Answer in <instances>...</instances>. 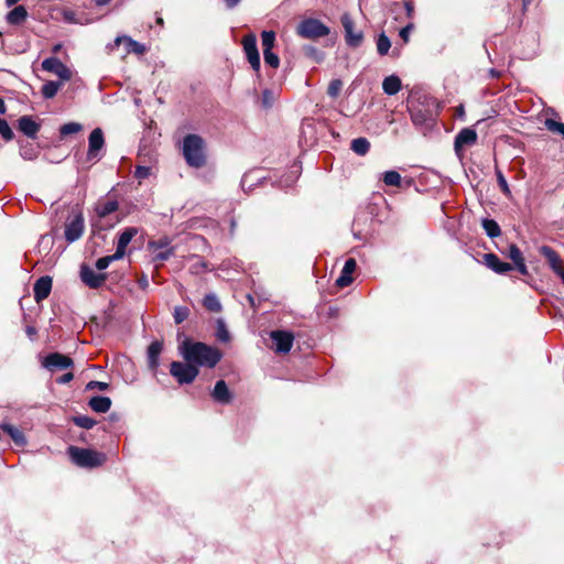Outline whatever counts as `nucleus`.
Returning <instances> with one entry per match:
<instances>
[{
  "label": "nucleus",
  "mask_w": 564,
  "mask_h": 564,
  "mask_svg": "<svg viewBox=\"0 0 564 564\" xmlns=\"http://www.w3.org/2000/svg\"><path fill=\"white\" fill-rule=\"evenodd\" d=\"M180 354L185 361L193 364L195 367L214 368L223 358L218 348L189 339H185L181 344Z\"/></svg>",
  "instance_id": "nucleus-1"
},
{
  "label": "nucleus",
  "mask_w": 564,
  "mask_h": 564,
  "mask_svg": "<svg viewBox=\"0 0 564 564\" xmlns=\"http://www.w3.org/2000/svg\"><path fill=\"white\" fill-rule=\"evenodd\" d=\"M205 143L197 134H188L183 141V155L188 165L200 167L205 164Z\"/></svg>",
  "instance_id": "nucleus-2"
},
{
  "label": "nucleus",
  "mask_w": 564,
  "mask_h": 564,
  "mask_svg": "<svg viewBox=\"0 0 564 564\" xmlns=\"http://www.w3.org/2000/svg\"><path fill=\"white\" fill-rule=\"evenodd\" d=\"M68 454L70 459L80 467H98L106 460V456L102 453L76 446H69Z\"/></svg>",
  "instance_id": "nucleus-3"
},
{
  "label": "nucleus",
  "mask_w": 564,
  "mask_h": 564,
  "mask_svg": "<svg viewBox=\"0 0 564 564\" xmlns=\"http://www.w3.org/2000/svg\"><path fill=\"white\" fill-rule=\"evenodd\" d=\"M171 375L180 384L192 383L199 373L197 367L189 362L173 361L170 366Z\"/></svg>",
  "instance_id": "nucleus-4"
},
{
  "label": "nucleus",
  "mask_w": 564,
  "mask_h": 564,
  "mask_svg": "<svg viewBox=\"0 0 564 564\" xmlns=\"http://www.w3.org/2000/svg\"><path fill=\"white\" fill-rule=\"evenodd\" d=\"M297 34L304 39H318L329 34V29L316 19H306L297 25Z\"/></svg>",
  "instance_id": "nucleus-5"
},
{
  "label": "nucleus",
  "mask_w": 564,
  "mask_h": 564,
  "mask_svg": "<svg viewBox=\"0 0 564 564\" xmlns=\"http://www.w3.org/2000/svg\"><path fill=\"white\" fill-rule=\"evenodd\" d=\"M105 145L104 133L100 128L94 129L88 138V152L87 160L88 161H99L101 159V150Z\"/></svg>",
  "instance_id": "nucleus-6"
},
{
  "label": "nucleus",
  "mask_w": 564,
  "mask_h": 564,
  "mask_svg": "<svg viewBox=\"0 0 564 564\" xmlns=\"http://www.w3.org/2000/svg\"><path fill=\"white\" fill-rule=\"evenodd\" d=\"M242 46L245 54L247 56L248 62L250 63L252 69L256 72L260 70V55L257 47V37L254 34H247L242 39Z\"/></svg>",
  "instance_id": "nucleus-7"
},
{
  "label": "nucleus",
  "mask_w": 564,
  "mask_h": 564,
  "mask_svg": "<svg viewBox=\"0 0 564 564\" xmlns=\"http://www.w3.org/2000/svg\"><path fill=\"white\" fill-rule=\"evenodd\" d=\"M270 337L274 344V350L280 354H286L291 350L294 341L292 333L286 330H272Z\"/></svg>",
  "instance_id": "nucleus-8"
},
{
  "label": "nucleus",
  "mask_w": 564,
  "mask_h": 564,
  "mask_svg": "<svg viewBox=\"0 0 564 564\" xmlns=\"http://www.w3.org/2000/svg\"><path fill=\"white\" fill-rule=\"evenodd\" d=\"M477 141V132L471 128H464L455 137L454 150L458 158L463 156L464 147H470Z\"/></svg>",
  "instance_id": "nucleus-9"
},
{
  "label": "nucleus",
  "mask_w": 564,
  "mask_h": 564,
  "mask_svg": "<svg viewBox=\"0 0 564 564\" xmlns=\"http://www.w3.org/2000/svg\"><path fill=\"white\" fill-rule=\"evenodd\" d=\"M42 68L46 72L53 73L58 76L62 80H69L72 72L56 57L45 58L42 62Z\"/></svg>",
  "instance_id": "nucleus-10"
},
{
  "label": "nucleus",
  "mask_w": 564,
  "mask_h": 564,
  "mask_svg": "<svg viewBox=\"0 0 564 564\" xmlns=\"http://www.w3.org/2000/svg\"><path fill=\"white\" fill-rule=\"evenodd\" d=\"M341 24L345 30L346 42L349 46L357 47L362 42V33L354 30V21L348 13L341 15Z\"/></svg>",
  "instance_id": "nucleus-11"
},
{
  "label": "nucleus",
  "mask_w": 564,
  "mask_h": 564,
  "mask_svg": "<svg viewBox=\"0 0 564 564\" xmlns=\"http://www.w3.org/2000/svg\"><path fill=\"white\" fill-rule=\"evenodd\" d=\"M84 232V217L82 214L74 216L65 226V238L68 242L78 240Z\"/></svg>",
  "instance_id": "nucleus-12"
},
{
  "label": "nucleus",
  "mask_w": 564,
  "mask_h": 564,
  "mask_svg": "<svg viewBox=\"0 0 564 564\" xmlns=\"http://www.w3.org/2000/svg\"><path fill=\"white\" fill-rule=\"evenodd\" d=\"M43 366L51 371L62 370V369H67V368L72 367L73 360L65 355L54 352V354H50L45 358Z\"/></svg>",
  "instance_id": "nucleus-13"
},
{
  "label": "nucleus",
  "mask_w": 564,
  "mask_h": 564,
  "mask_svg": "<svg viewBox=\"0 0 564 564\" xmlns=\"http://www.w3.org/2000/svg\"><path fill=\"white\" fill-rule=\"evenodd\" d=\"M80 278L85 284L94 289L100 286L106 280L105 274L97 273L94 269L87 265L82 267Z\"/></svg>",
  "instance_id": "nucleus-14"
},
{
  "label": "nucleus",
  "mask_w": 564,
  "mask_h": 564,
  "mask_svg": "<svg viewBox=\"0 0 564 564\" xmlns=\"http://www.w3.org/2000/svg\"><path fill=\"white\" fill-rule=\"evenodd\" d=\"M357 267L356 260L349 258L346 260L344 268L341 269L340 275L336 280V285L339 288H345L351 284L354 278L352 273L355 272Z\"/></svg>",
  "instance_id": "nucleus-15"
},
{
  "label": "nucleus",
  "mask_w": 564,
  "mask_h": 564,
  "mask_svg": "<svg viewBox=\"0 0 564 564\" xmlns=\"http://www.w3.org/2000/svg\"><path fill=\"white\" fill-rule=\"evenodd\" d=\"M61 17L64 22L70 24L85 25L93 22V19L88 18L84 11L77 12L66 8L61 10Z\"/></svg>",
  "instance_id": "nucleus-16"
},
{
  "label": "nucleus",
  "mask_w": 564,
  "mask_h": 564,
  "mask_svg": "<svg viewBox=\"0 0 564 564\" xmlns=\"http://www.w3.org/2000/svg\"><path fill=\"white\" fill-rule=\"evenodd\" d=\"M51 290L52 279L50 276L40 278L33 286L35 301L40 303L41 301L45 300L50 295Z\"/></svg>",
  "instance_id": "nucleus-17"
},
{
  "label": "nucleus",
  "mask_w": 564,
  "mask_h": 564,
  "mask_svg": "<svg viewBox=\"0 0 564 564\" xmlns=\"http://www.w3.org/2000/svg\"><path fill=\"white\" fill-rule=\"evenodd\" d=\"M138 234V229L134 227L126 228L119 236L116 249V258H122L126 253V248Z\"/></svg>",
  "instance_id": "nucleus-18"
},
{
  "label": "nucleus",
  "mask_w": 564,
  "mask_h": 564,
  "mask_svg": "<svg viewBox=\"0 0 564 564\" xmlns=\"http://www.w3.org/2000/svg\"><path fill=\"white\" fill-rule=\"evenodd\" d=\"M149 248L153 252V259L158 262H163L173 254V250L167 248V242L152 241L149 243Z\"/></svg>",
  "instance_id": "nucleus-19"
},
{
  "label": "nucleus",
  "mask_w": 564,
  "mask_h": 564,
  "mask_svg": "<svg viewBox=\"0 0 564 564\" xmlns=\"http://www.w3.org/2000/svg\"><path fill=\"white\" fill-rule=\"evenodd\" d=\"M411 120L417 128H431L433 124V118L430 112L421 108L411 110Z\"/></svg>",
  "instance_id": "nucleus-20"
},
{
  "label": "nucleus",
  "mask_w": 564,
  "mask_h": 564,
  "mask_svg": "<svg viewBox=\"0 0 564 564\" xmlns=\"http://www.w3.org/2000/svg\"><path fill=\"white\" fill-rule=\"evenodd\" d=\"M485 264L497 273H506L512 269L508 262H502L496 254L486 253L484 256Z\"/></svg>",
  "instance_id": "nucleus-21"
},
{
  "label": "nucleus",
  "mask_w": 564,
  "mask_h": 564,
  "mask_svg": "<svg viewBox=\"0 0 564 564\" xmlns=\"http://www.w3.org/2000/svg\"><path fill=\"white\" fill-rule=\"evenodd\" d=\"M212 397L215 401L228 404L231 401V393L224 380H219L216 382L215 388L213 390Z\"/></svg>",
  "instance_id": "nucleus-22"
},
{
  "label": "nucleus",
  "mask_w": 564,
  "mask_h": 564,
  "mask_svg": "<svg viewBox=\"0 0 564 564\" xmlns=\"http://www.w3.org/2000/svg\"><path fill=\"white\" fill-rule=\"evenodd\" d=\"M540 253L547 260L551 269L556 273L563 268L562 260L558 254L549 246H542L539 249Z\"/></svg>",
  "instance_id": "nucleus-23"
},
{
  "label": "nucleus",
  "mask_w": 564,
  "mask_h": 564,
  "mask_svg": "<svg viewBox=\"0 0 564 564\" xmlns=\"http://www.w3.org/2000/svg\"><path fill=\"white\" fill-rule=\"evenodd\" d=\"M19 129L29 138H35L40 130V124L35 122L31 117L23 116L19 119Z\"/></svg>",
  "instance_id": "nucleus-24"
},
{
  "label": "nucleus",
  "mask_w": 564,
  "mask_h": 564,
  "mask_svg": "<svg viewBox=\"0 0 564 564\" xmlns=\"http://www.w3.org/2000/svg\"><path fill=\"white\" fill-rule=\"evenodd\" d=\"M162 349L163 345L161 341H153L148 348V364L152 370H155L160 365L159 357L162 352Z\"/></svg>",
  "instance_id": "nucleus-25"
},
{
  "label": "nucleus",
  "mask_w": 564,
  "mask_h": 564,
  "mask_svg": "<svg viewBox=\"0 0 564 564\" xmlns=\"http://www.w3.org/2000/svg\"><path fill=\"white\" fill-rule=\"evenodd\" d=\"M28 18V11L23 6H18L13 8L8 14H7V21L9 24L12 25H20L22 24Z\"/></svg>",
  "instance_id": "nucleus-26"
},
{
  "label": "nucleus",
  "mask_w": 564,
  "mask_h": 564,
  "mask_svg": "<svg viewBox=\"0 0 564 564\" xmlns=\"http://www.w3.org/2000/svg\"><path fill=\"white\" fill-rule=\"evenodd\" d=\"M89 406L97 413H106L111 406V400L108 397L97 395L89 400Z\"/></svg>",
  "instance_id": "nucleus-27"
},
{
  "label": "nucleus",
  "mask_w": 564,
  "mask_h": 564,
  "mask_svg": "<svg viewBox=\"0 0 564 564\" xmlns=\"http://www.w3.org/2000/svg\"><path fill=\"white\" fill-rule=\"evenodd\" d=\"M382 89L387 95H395L401 89V80L398 76L391 75L383 79Z\"/></svg>",
  "instance_id": "nucleus-28"
},
{
  "label": "nucleus",
  "mask_w": 564,
  "mask_h": 564,
  "mask_svg": "<svg viewBox=\"0 0 564 564\" xmlns=\"http://www.w3.org/2000/svg\"><path fill=\"white\" fill-rule=\"evenodd\" d=\"M1 429L8 435H10V437L13 440V442L17 445L22 446V445H24L26 443V440H25V436H24L23 432L20 429H18L17 426H13L11 424H2Z\"/></svg>",
  "instance_id": "nucleus-29"
},
{
  "label": "nucleus",
  "mask_w": 564,
  "mask_h": 564,
  "mask_svg": "<svg viewBox=\"0 0 564 564\" xmlns=\"http://www.w3.org/2000/svg\"><path fill=\"white\" fill-rule=\"evenodd\" d=\"M121 41H124L127 43V50L128 52L135 53L138 55H141L145 52V46L134 40H132L129 36H118L116 39V43L120 44Z\"/></svg>",
  "instance_id": "nucleus-30"
},
{
  "label": "nucleus",
  "mask_w": 564,
  "mask_h": 564,
  "mask_svg": "<svg viewBox=\"0 0 564 564\" xmlns=\"http://www.w3.org/2000/svg\"><path fill=\"white\" fill-rule=\"evenodd\" d=\"M118 209V203L113 199H108L98 203L96 213L99 217H106Z\"/></svg>",
  "instance_id": "nucleus-31"
},
{
  "label": "nucleus",
  "mask_w": 564,
  "mask_h": 564,
  "mask_svg": "<svg viewBox=\"0 0 564 564\" xmlns=\"http://www.w3.org/2000/svg\"><path fill=\"white\" fill-rule=\"evenodd\" d=\"M481 225L488 237L496 238L500 236L501 230L496 220L486 218L482 219Z\"/></svg>",
  "instance_id": "nucleus-32"
},
{
  "label": "nucleus",
  "mask_w": 564,
  "mask_h": 564,
  "mask_svg": "<svg viewBox=\"0 0 564 564\" xmlns=\"http://www.w3.org/2000/svg\"><path fill=\"white\" fill-rule=\"evenodd\" d=\"M369 148L370 143L366 138H357L351 141V150L359 155H365Z\"/></svg>",
  "instance_id": "nucleus-33"
},
{
  "label": "nucleus",
  "mask_w": 564,
  "mask_h": 564,
  "mask_svg": "<svg viewBox=\"0 0 564 564\" xmlns=\"http://www.w3.org/2000/svg\"><path fill=\"white\" fill-rule=\"evenodd\" d=\"M62 84L58 82L50 80L45 83L42 87L43 97L46 99L53 98L59 90Z\"/></svg>",
  "instance_id": "nucleus-34"
},
{
  "label": "nucleus",
  "mask_w": 564,
  "mask_h": 564,
  "mask_svg": "<svg viewBox=\"0 0 564 564\" xmlns=\"http://www.w3.org/2000/svg\"><path fill=\"white\" fill-rule=\"evenodd\" d=\"M204 306L210 312H220L221 304L215 294H207L204 297Z\"/></svg>",
  "instance_id": "nucleus-35"
},
{
  "label": "nucleus",
  "mask_w": 564,
  "mask_h": 564,
  "mask_svg": "<svg viewBox=\"0 0 564 564\" xmlns=\"http://www.w3.org/2000/svg\"><path fill=\"white\" fill-rule=\"evenodd\" d=\"M216 337L219 341H223V343H228L230 340V334H229L227 326L223 319L217 321Z\"/></svg>",
  "instance_id": "nucleus-36"
},
{
  "label": "nucleus",
  "mask_w": 564,
  "mask_h": 564,
  "mask_svg": "<svg viewBox=\"0 0 564 564\" xmlns=\"http://www.w3.org/2000/svg\"><path fill=\"white\" fill-rule=\"evenodd\" d=\"M390 47H391V42H390L389 37L384 33H381L377 40L378 53L380 55H386V54H388Z\"/></svg>",
  "instance_id": "nucleus-37"
},
{
  "label": "nucleus",
  "mask_w": 564,
  "mask_h": 564,
  "mask_svg": "<svg viewBox=\"0 0 564 564\" xmlns=\"http://www.w3.org/2000/svg\"><path fill=\"white\" fill-rule=\"evenodd\" d=\"M261 41L263 51H272L275 42V33L273 31H263L261 33Z\"/></svg>",
  "instance_id": "nucleus-38"
},
{
  "label": "nucleus",
  "mask_w": 564,
  "mask_h": 564,
  "mask_svg": "<svg viewBox=\"0 0 564 564\" xmlns=\"http://www.w3.org/2000/svg\"><path fill=\"white\" fill-rule=\"evenodd\" d=\"M383 182L388 186H399L401 184V175L397 171H388L383 174Z\"/></svg>",
  "instance_id": "nucleus-39"
},
{
  "label": "nucleus",
  "mask_w": 564,
  "mask_h": 564,
  "mask_svg": "<svg viewBox=\"0 0 564 564\" xmlns=\"http://www.w3.org/2000/svg\"><path fill=\"white\" fill-rule=\"evenodd\" d=\"M83 129L82 124L80 123H77V122H68V123H65L59 129V133L62 137H65V135H68V134H74V133H77L79 132L80 130Z\"/></svg>",
  "instance_id": "nucleus-40"
},
{
  "label": "nucleus",
  "mask_w": 564,
  "mask_h": 564,
  "mask_svg": "<svg viewBox=\"0 0 564 564\" xmlns=\"http://www.w3.org/2000/svg\"><path fill=\"white\" fill-rule=\"evenodd\" d=\"M544 124L549 131L561 134L564 139V123L563 122H558L553 119H546Z\"/></svg>",
  "instance_id": "nucleus-41"
},
{
  "label": "nucleus",
  "mask_w": 564,
  "mask_h": 564,
  "mask_svg": "<svg viewBox=\"0 0 564 564\" xmlns=\"http://www.w3.org/2000/svg\"><path fill=\"white\" fill-rule=\"evenodd\" d=\"M74 423L79 427L89 430V429L94 427V425L96 424V421L89 416L80 415V416L74 417Z\"/></svg>",
  "instance_id": "nucleus-42"
},
{
  "label": "nucleus",
  "mask_w": 564,
  "mask_h": 564,
  "mask_svg": "<svg viewBox=\"0 0 564 564\" xmlns=\"http://www.w3.org/2000/svg\"><path fill=\"white\" fill-rule=\"evenodd\" d=\"M264 63L273 68H278L280 65V58L272 51L264 50L263 52Z\"/></svg>",
  "instance_id": "nucleus-43"
},
{
  "label": "nucleus",
  "mask_w": 564,
  "mask_h": 564,
  "mask_svg": "<svg viewBox=\"0 0 564 564\" xmlns=\"http://www.w3.org/2000/svg\"><path fill=\"white\" fill-rule=\"evenodd\" d=\"M341 88H343V82H341L340 79H333V80L329 83V85H328L327 94H328L332 98H336V97H338V95L340 94Z\"/></svg>",
  "instance_id": "nucleus-44"
},
{
  "label": "nucleus",
  "mask_w": 564,
  "mask_h": 564,
  "mask_svg": "<svg viewBox=\"0 0 564 564\" xmlns=\"http://www.w3.org/2000/svg\"><path fill=\"white\" fill-rule=\"evenodd\" d=\"M188 314H189V311H188L187 307H185V306H176L174 308V313H173L175 323L176 324H181L182 322H184L188 317Z\"/></svg>",
  "instance_id": "nucleus-45"
},
{
  "label": "nucleus",
  "mask_w": 564,
  "mask_h": 564,
  "mask_svg": "<svg viewBox=\"0 0 564 564\" xmlns=\"http://www.w3.org/2000/svg\"><path fill=\"white\" fill-rule=\"evenodd\" d=\"M0 135L7 141L13 139V132L11 128L9 127L8 122L2 118H0Z\"/></svg>",
  "instance_id": "nucleus-46"
},
{
  "label": "nucleus",
  "mask_w": 564,
  "mask_h": 564,
  "mask_svg": "<svg viewBox=\"0 0 564 564\" xmlns=\"http://www.w3.org/2000/svg\"><path fill=\"white\" fill-rule=\"evenodd\" d=\"M496 174H497L498 185L500 186L502 193L507 196H510L511 191L509 188V185H508L507 180L505 178L502 172L500 170H496Z\"/></svg>",
  "instance_id": "nucleus-47"
},
{
  "label": "nucleus",
  "mask_w": 564,
  "mask_h": 564,
  "mask_svg": "<svg viewBox=\"0 0 564 564\" xmlns=\"http://www.w3.org/2000/svg\"><path fill=\"white\" fill-rule=\"evenodd\" d=\"M119 258H116V252L112 254V256H108V257H102V258H99L96 262V268L98 270H105L109 267V264L113 261V260H118Z\"/></svg>",
  "instance_id": "nucleus-48"
},
{
  "label": "nucleus",
  "mask_w": 564,
  "mask_h": 564,
  "mask_svg": "<svg viewBox=\"0 0 564 564\" xmlns=\"http://www.w3.org/2000/svg\"><path fill=\"white\" fill-rule=\"evenodd\" d=\"M275 100V95L272 90L265 89L262 93V105L265 108H270Z\"/></svg>",
  "instance_id": "nucleus-49"
},
{
  "label": "nucleus",
  "mask_w": 564,
  "mask_h": 564,
  "mask_svg": "<svg viewBox=\"0 0 564 564\" xmlns=\"http://www.w3.org/2000/svg\"><path fill=\"white\" fill-rule=\"evenodd\" d=\"M508 256L513 261V263H516V262L520 261L521 259H523L522 252L520 251V249L516 245H510L509 246Z\"/></svg>",
  "instance_id": "nucleus-50"
},
{
  "label": "nucleus",
  "mask_w": 564,
  "mask_h": 564,
  "mask_svg": "<svg viewBox=\"0 0 564 564\" xmlns=\"http://www.w3.org/2000/svg\"><path fill=\"white\" fill-rule=\"evenodd\" d=\"M108 388H109V384L107 382H101V381H89L86 386L87 390L99 389L101 391H105Z\"/></svg>",
  "instance_id": "nucleus-51"
},
{
  "label": "nucleus",
  "mask_w": 564,
  "mask_h": 564,
  "mask_svg": "<svg viewBox=\"0 0 564 564\" xmlns=\"http://www.w3.org/2000/svg\"><path fill=\"white\" fill-rule=\"evenodd\" d=\"M149 175H150V167H148V166H137L135 172H134V176L138 180L142 181V180L147 178Z\"/></svg>",
  "instance_id": "nucleus-52"
},
{
  "label": "nucleus",
  "mask_w": 564,
  "mask_h": 564,
  "mask_svg": "<svg viewBox=\"0 0 564 564\" xmlns=\"http://www.w3.org/2000/svg\"><path fill=\"white\" fill-rule=\"evenodd\" d=\"M412 28H413V25L409 24V25L404 26L403 29H401V31H400V36L405 43L409 41V35H410Z\"/></svg>",
  "instance_id": "nucleus-53"
},
{
  "label": "nucleus",
  "mask_w": 564,
  "mask_h": 564,
  "mask_svg": "<svg viewBox=\"0 0 564 564\" xmlns=\"http://www.w3.org/2000/svg\"><path fill=\"white\" fill-rule=\"evenodd\" d=\"M514 265L517 267L518 271L521 274H527L528 273V269H527V265L524 263V258L521 259L520 261L516 262Z\"/></svg>",
  "instance_id": "nucleus-54"
},
{
  "label": "nucleus",
  "mask_w": 564,
  "mask_h": 564,
  "mask_svg": "<svg viewBox=\"0 0 564 564\" xmlns=\"http://www.w3.org/2000/svg\"><path fill=\"white\" fill-rule=\"evenodd\" d=\"M21 156L25 160H34L35 153L32 150H24L21 151Z\"/></svg>",
  "instance_id": "nucleus-55"
},
{
  "label": "nucleus",
  "mask_w": 564,
  "mask_h": 564,
  "mask_svg": "<svg viewBox=\"0 0 564 564\" xmlns=\"http://www.w3.org/2000/svg\"><path fill=\"white\" fill-rule=\"evenodd\" d=\"M73 379V373L68 372L66 375H64L59 380L58 382L61 383H66L68 381H70Z\"/></svg>",
  "instance_id": "nucleus-56"
},
{
  "label": "nucleus",
  "mask_w": 564,
  "mask_h": 564,
  "mask_svg": "<svg viewBox=\"0 0 564 564\" xmlns=\"http://www.w3.org/2000/svg\"><path fill=\"white\" fill-rule=\"evenodd\" d=\"M297 174H299V169L296 167L293 172H292V177L290 181H288L285 183L286 186L291 185L297 177Z\"/></svg>",
  "instance_id": "nucleus-57"
},
{
  "label": "nucleus",
  "mask_w": 564,
  "mask_h": 564,
  "mask_svg": "<svg viewBox=\"0 0 564 564\" xmlns=\"http://www.w3.org/2000/svg\"><path fill=\"white\" fill-rule=\"evenodd\" d=\"M224 1H225L226 6L231 9V8L236 7L241 0H224Z\"/></svg>",
  "instance_id": "nucleus-58"
},
{
  "label": "nucleus",
  "mask_w": 564,
  "mask_h": 564,
  "mask_svg": "<svg viewBox=\"0 0 564 564\" xmlns=\"http://www.w3.org/2000/svg\"><path fill=\"white\" fill-rule=\"evenodd\" d=\"M7 111V107H6V104L2 99H0V113L1 115H4Z\"/></svg>",
  "instance_id": "nucleus-59"
},
{
  "label": "nucleus",
  "mask_w": 564,
  "mask_h": 564,
  "mask_svg": "<svg viewBox=\"0 0 564 564\" xmlns=\"http://www.w3.org/2000/svg\"><path fill=\"white\" fill-rule=\"evenodd\" d=\"M405 8H406L408 15H411V13L413 11L412 4L410 2H405Z\"/></svg>",
  "instance_id": "nucleus-60"
},
{
  "label": "nucleus",
  "mask_w": 564,
  "mask_h": 564,
  "mask_svg": "<svg viewBox=\"0 0 564 564\" xmlns=\"http://www.w3.org/2000/svg\"><path fill=\"white\" fill-rule=\"evenodd\" d=\"M457 115H458L459 117H464V115H465V110H464V106H463V105H460V106L457 108Z\"/></svg>",
  "instance_id": "nucleus-61"
},
{
  "label": "nucleus",
  "mask_w": 564,
  "mask_h": 564,
  "mask_svg": "<svg viewBox=\"0 0 564 564\" xmlns=\"http://www.w3.org/2000/svg\"><path fill=\"white\" fill-rule=\"evenodd\" d=\"M555 274H557L564 283V267L560 271H557Z\"/></svg>",
  "instance_id": "nucleus-62"
},
{
  "label": "nucleus",
  "mask_w": 564,
  "mask_h": 564,
  "mask_svg": "<svg viewBox=\"0 0 564 564\" xmlns=\"http://www.w3.org/2000/svg\"><path fill=\"white\" fill-rule=\"evenodd\" d=\"M19 1L20 0H6V3H7L8 7H11V6L15 4Z\"/></svg>",
  "instance_id": "nucleus-63"
},
{
  "label": "nucleus",
  "mask_w": 564,
  "mask_h": 564,
  "mask_svg": "<svg viewBox=\"0 0 564 564\" xmlns=\"http://www.w3.org/2000/svg\"><path fill=\"white\" fill-rule=\"evenodd\" d=\"M248 177H249V175H248V174H246V175L242 177V180H241V185H242V187H245V186H246V183H247Z\"/></svg>",
  "instance_id": "nucleus-64"
}]
</instances>
